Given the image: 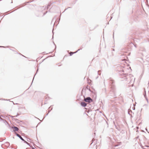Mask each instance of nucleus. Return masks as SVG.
Returning a JSON list of instances; mask_svg holds the SVG:
<instances>
[{"label":"nucleus","mask_w":149,"mask_h":149,"mask_svg":"<svg viewBox=\"0 0 149 149\" xmlns=\"http://www.w3.org/2000/svg\"><path fill=\"white\" fill-rule=\"evenodd\" d=\"M15 116V117H17V115H16V116Z\"/></svg>","instance_id":"obj_30"},{"label":"nucleus","mask_w":149,"mask_h":149,"mask_svg":"<svg viewBox=\"0 0 149 149\" xmlns=\"http://www.w3.org/2000/svg\"><path fill=\"white\" fill-rule=\"evenodd\" d=\"M145 94H144V96L145 98H146V100L148 103V99L146 96L145 91Z\"/></svg>","instance_id":"obj_6"},{"label":"nucleus","mask_w":149,"mask_h":149,"mask_svg":"<svg viewBox=\"0 0 149 149\" xmlns=\"http://www.w3.org/2000/svg\"><path fill=\"white\" fill-rule=\"evenodd\" d=\"M26 144H28V145H29V146H30V144L29 143H28L27 142V143H26Z\"/></svg>","instance_id":"obj_17"},{"label":"nucleus","mask_w":149,"mask_h":149,"mask_svg":"<svg viewBox=\"0 0 149 149\" xmlns=\"http://www.w3.org/2000/svg\"><path fill=\"white\" fill-rule=\"evenodd\" d=\"M46 8V7H45V9Z\"/></svg>","instance_id":"obj_32"},{"label":"nucleus","mask_w":149,"mask_h":149,"mask_svg":"<svg viewBox=\"0 0 149 149\" xmlns=\"http://www.w3.org/2000/svg\"><path fill=\"white\" fill-rule=\"evenodd\" d=\"M122 72H124V70H122Z\"/></svg>","instance_id":"obj_28"},{"label":"nucleus","mask_w":149,"mask_h":149,"mask_svg":"<svg viewBox=\"0 0 149 149\" xmlns=\"http://www.w3.org/2000/svg\"><path fill=\"white\" fill-rule=\"evenodd\" d=\"M79 50V49H78L77 51L75 52H71L70 53V56H72L73 54L75 53H77L78 51Z\"/></svg>","instance_id":"obj_7"},{"label":"nucleus","mask_w":149,"mask_h":149,"mask_svg":"<svg viewBox=\"0 0 149 149\" xmlns=\"http://www.w3.org/2000/svg\"><path fill=\"white\" fill-rule=\"evenodd\" d=\"M116 146H115V147H116Z\"/></svg>","instance_id":"obj_33"},{"label":"nucleus","mask_w":149,"mask_h":149,"mask_svg":"<svg viewBox=\"0 0 149 149\" xmlns=\"http://www.w3.org/2000/svg\"><path fill=\"white\" fill-rule=\"evenodd\" d=\"M32 149H35L33 147H32Z\"/></svg>","instance_id":"obj_26"},{"label":"nucleus","mask_w":149,"mask_h":149,"mask_svg":"<svg viewBox=\"0 0 149 149\" xmlns=\"http://www.w3.org/2000/svg\"><path fill=\"white\" fill-rule=\"evenodd\" d=\"M132 112V111L131 110H128V114H129V115H130V112Z\"/></svg>","instance_id":"obj_9"},{"label":"nucleus","mask_w":149,"mask_h":149,"mask_svg":"<svg viewBox=\"0 0 149 149\" xmlns=\"http://www.w3.org/2000/svg\"><path fill=\"white\" fill-rule=\"evenodd\" d=\"M86 88L87 89H88V86H87V87H86Z\"/></svg>","instance_id":"obj_27"},{"label":"nucleus","mask_w":149,"mask_h":149,"mask_svg":"<svg viewBox=\"0 0 149 149\" xmlns=\"http://www.w3.org/2000/svg\"><path fill=\"white\" fill-rule=\"evenodd\" d=\"M99 71H98L97 73H98V74H99V75H100V74H99Z\"/></svg>","instance_id":"obj_20"},{"label":"nucleus","mask_w":149,"mask_h":149,"mask_svg":"<svg viewBox=\"0 0 149 149\" xmlns=\"http://www.w3.org/2000/svg\"><path fill=\"white\" fill-rule=\"evenodd\" d=\"M134 47H137L136 45H134Z\"/></svg>","instance_id":"obj_22"},{"label":"nucleus","mask_w":149,"mask_h":149,"mask_svg":"<svg viewBox=\"0 0 149 149\" xmlns=\"http://www.w3.org/2000/svg\"><path fill=\"white\" fill-rule=\"evenodd\" d=\"M48 114V113H47L46 115V116H47Z\"/></svg>","instance_id":"obj_31"},{"label":"nucleus","mask_w":149,"mask_h":149,"mask_svg":"<svg viewBox=\"0 0 149 149\" xmlns=\"http://www.w3.org/2000/svg\"><path fill=\"white\" fill-rule=\"evenodd\" d=\"M9 116H10L12 118H13V120H15V121L18 120V119H17L16 118H14L15 117V116H11L10 115H9Z\"/></svg>","instance_id":"obj_5"},{"label":"nucleus","mask_w":149,"mask_h":149,"mask_svg":"<svg viewBox=\"0 0 149 149\" xmlns=\"http://www.w3.org/2000/svg\"><path fill=\"white\" fill-rule=\"evenodd\" d=\"M13 128H14V131H17L19 130V128L13 126Z\"/></svg>","instance_id":"obj_4"},{"label":"nucleus","mask_w":149,"mask_h":149,"mask_svg":"<svg viewBox=\"0 0 149 149\" xmlns=\"http://www.w3.org/2000/svg\"><path fill=\"white\" fill-rule=\"evenodd\" d=\"M131 81H132V80H130V82H131Z\"/></svg>","instance_id":"obj_34"},{"label":"nucleus","mask_w":149,"mask_h":149,"mask_svg":"<svg viewBox=\"0 0 149 149\" xmlns=\"http://www.w3.org/2000/svg\"><path fill=\"white\" fill-rule=\"evenodd\" d=\"M47 12H46V13H44V15H45V14L47 13Z\"/></svg>","instance_id":"obj_24"},{"label":"nucleus","mask_w":149,"mask_h":149,"mask_svg":"<svg viewBox=\"0 0 149 149\" xmlns=\"http://www.w3.org/2000/svg\"><path fill=\"white\" fill-rule=\"evenodd\" d=\"M16 136L19 137L22 141H24V139L20 135L17 133H16Z\"/></svg>","instance_id":"obj_3"},{"label":"nucleus","mask_w":149,"mask_h":149,"mask_svg":"<svg viewBox=\"0 0 149 149\" xmlns=\"http://www.w3.org/2000/svg\"><path fill=\"white\" fill-rule=\"evenodd\" d=\"M24 141V142L25 143H27V142H26V141L24 140V141Z\"/></svg>","instance_id":"obj_15"},{"label":"nucleus","mask_w":149,"mask_h":149,"mask_svg":"<svg viewBox=\"0 0 149 149\" xmlns=\"http://www.w3.org/2000/svg\"><path fill=\"white\" fill-rule=\"evenodd\" d=\"M50 5H47V9H48V8L49 7V6H50Z\"/></svg>","instance_id":"obj_13"},{"label":"nucleus","mask_w":149,"mask_h":149,"mask_svg":"<svg viewBox=\"0 0 149 149\" xmlns=\"http://www.w3.org/2000/svg\"><path fill=\"white\" fill-rule=\"evenodd\" d=\"M148 106V105L147 104H145L143 105V106Z\"/></svg>","instance_id":"obj_19"},{"label":"nucleus","mask_w":149,"mask_h":149,"mask_svg":"<svg viewBox=\"0 0 149 149\" xmlns=\"http://www.w3.org/2000/svg\"><path fill=\"white\" fill-rule=\"evenodd\" d=\"M0 47H4L2 46H0Z\"/></svg>","instance_id":"obj_23"},{"label":"nucleus","mask_w":149,"mask_h":149,"mask_svg":"<svg viewBox=\"0 0 149 149\" xmlns=\"http://www.w3.org/2000/svg\"><path fill=\"white\" fill-rule=\"evenodd\" d=\"M124 74L125 75V76H126L127 75H128L127 74H126V73Z\"/></svg>","instance_id":"obj_16"},{"label":"nucleus","mask_w":149,"mask_h":149,"mask_svg":"<svg viewBox=\"0 0 149 149\" xmlns=\"http://www.w3.org/2000/svg\"><path fill=\"white\" fill-rule=\"evenodd\" d=\"M145 146L146 147H149V146L147 145H145Z\"/></svg>","instance_id":"obj_14"},{"label":"nucleus","mask_w":149,"mask_h":149,"mask_svg":"<svg viewBox=\"0 0 149 149\" xmlns=\"http://www.w3.org/2000/svg\"><path fill=\"white\" fill-rule=\"evenodd\" d=\"M113 82H114L113 80H112L111 81V83L112 84L113 86Z\"/></svg>","instance_id":"obj_12"},{"label":"nucleus","mask_w":149,"mask_h":149,"mask_svg":"<svg viewBox=\"0 0 149 149\" xmlns=\"http://www.w3.org/2000/svg\"><path fill=\"white\" fill-rule=\"evenodd\" d=\"M98 77L97 76L96 78V79H97L98 78Z\"/></svg>","instance_id":"obj_25"},{"label":"nucleus","mask_w":149,"mask_h":149,"mask_svg":"<svg viewBox=\"0 0 149 149\" xmlns=\"http://www.w3.org/2000/svg\"><path fill=\"white\" fill-rule=\"evenodd\" d=\"M95 141V139H93L92 140V143H91V144L93 143V142L94 141Z\"/></svg>","instance_id":"obj_11"},{"label":"nucleus","mask_w":149,"mask_h":149,"mask_svg":"<svg viewBox=\"0 0 149 149\" xmlns=\"http://www.w3.org/2000/svg\"><path fill=\"white\" fill-rule=\"evenodd\" d=\"M130 77H133V79H134V81L135 79V78H134V77L133 76L131 75V74H130Z\"/></svg>","instance_id":"obj_8"},{"label":"nucleus","mask_w":149,"mask_h":149,"mask_svg":"<svg viewBox=\"0 0 149 149\" xmlns=\"http://www.w3.org/2000/svg\"><path fill=\"white\" fill-rule=\"evenodd\" d=\"M26 144H28V145H29V146H30V144L29 143H28L27 142V143H26Z\"/></svg>","instance_id":"obj_18"},{"label":"nucleus","mask_w":149,"mask_h":149,"mask_svg":"<svg viewBox=\"0 0 149 149\" xmlns=\"http://www.w3.org/2000/svg\"><path fill=\"white\" fill-rule=\"evenodd\" d=\"M81 105L82 107H85L86 106L87 104L84 102H82L81 103Z\"/></svg>","instance_id":"obj_2"},{"label":"nucleus","mask_w":149,"mask_h":149,"mask_svg":"<svg viewBox=\"0 0 149 149\" xmlns=\"http://www.w3.org/2000/svg\"><path fill=\"white\" fill-rule=\"evenodd\" d=\"M84 101L89 103L92 102L93 101V100L90 97H87L86 98H84Z\"/></svg>","instance_id":"obj_1"},{"label":"nucleus","mask_w":149,"mask_h":149,"mask_svg":"<svg viewBox=\"0 0 149 149\" xmlns=\"http://www.w3.org/2000/svg\"><path fill=\"white\" fill-rule=\"evenodd\" d=\"M96 141L95 142H94L95 143H96Z\"/></svg>","instance_id":"obj_29"},{"label":"nucleus","mask_w":149,"mask_h":149,"mask_svg":"<svg viewBox=\"0 0 149 149\" xmlns=\"http://www.w3.org/2000/svg\"><path fill=\"white\" fill-rule=\"evenodd\" d=\"M0 119H1V120H4L5 122H7V121H6V120H4L0 116Z\"/></svg>","instance_id":"obj_10"},{"label":"nucleus","mask_w":149,"mask_h":149,"mask_svg":"<svg viewBox=\"0 0 149 149\" xmlns=\"http://www.w3.org/2000/svg\"><path fill=\"white\" fill-rule=\"evenodd\" d=\"M19 114L18 113H17V115H17V116H19Z\"/></svg>","instance_id":"obj_21"}]
</instances>
